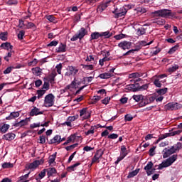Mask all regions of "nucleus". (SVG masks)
Returning a JSON list of instances; mask_svg holds the SVG:
<instances>
[{
    "mask_svg": "<svg viewBox=\"0 0 182 182\" xmlns=\"http://www.w3.org/2000/svg\"><path fill=\"white\" fill-rule=\"evenodd\" d=\"M133 99L135 102H140V100H143V95H134Z\"/></svg>",
    "mask_w": 182,
    "mask_h": 182,
    "instance_id": "obj_51",
    "label": "nucleus"
},
{
    "mask_svg": "<svg viewBox=\"0 0 182 182\" xmlns=\"http://www.w3.org/2000/svg\"><path fill=\"white\" fill-rule=\"evenodd\" d=\"M99 38H102L101 33L94 32L91 34V40L93 41L95 39H99Z\"/></svg>",
    "mask_w": 182,
    "mask_h": 182,
    "instance_id": "obj_30",
    "label": "nucleus"
},
{
    "mask_svg": "<svg viewBox=\"0 0 182 182\" xmlns=\"http://www.w3.org/2000/svg\"><path fill=\"white\" fill-rule=\"evenodd\" d=\"M75 139L76 134H73L68 138V141L70 143L71 141H75Z\"/></svg>",
    "mask_w": 182,
    "mask_h": 182,
    "instance_id": "obj_59",
    "label": "nucleus"
},
{
    "mask_svg": "<svg viewBox=\"0 0 182 182\" xmlns=\"http://www.w3.org/2000/svg\"><path fill=\"white\" fill-rule=\"evenodd\" d=\"M127 154H129V152H127V149L124 145L122 146L120 156L117 158V160L115 161V164H119V163H120V161H122V160H123V159H124V157H126Z\"/></svg>",
    "mask_w": 182,
    "mask_h": 182,
    "instance_id": "obj_7",
    "label": "nucleus"
},
{
    "mask_svg": "<svg viewBox=\"0 0 182 182\" xmlns=\"http://www.w3.org/2000/svg\"><path fill=\"white\" fill-rule=\"evenodd\" d=\"M20 68L21 65H18L17 66L9 67L4 71V74L8 75L12 72V69H20Z\"/></svg>",
    "mask_w": 182,
    "mask_h": 182,
    "instance_id": "obj_18",
    "label": "nucleus"
},
{
    "mask_svg": "<svg viewBox=\"0 0 182 182\" xmlns=\"http://www.w3.org/2000/svg\"><path fill=\"white\" fill-rule=\"evenodd\" d=\"M178 155L173 154L171 157L168 158L166 161H164L161 164L159 165L158 170H163L166 167H170L176 160H177Z\"/></svg>",
    "mask_w": 182,
    "mask_h": 182,
    "instance_id": "obj_3",
    "label": "nucleus"
},
{
    "mask_svg": "<svg viewBox=\"0 0 182 182\" xmlns=\"http://www.w3.org/2000/svg\"><path fill=\"white\" fill-rule=\"evenodd\" d=\"M46 18L50 22H56V18H55V16H53V15L46 16Z\"/></svg>",
    "mask_w": 182,
    "mask_h": 182,
    "instance_id": "obj_47",
    "label": "nucleus"
},
{
    "mask_svg": "<svg viewBox=\"0 0 182 182\" xmlns=\"http://www.w3.org/2000/svg\"><path fill=\"white\" fill-rule=\"evenodd\" d=\"M137 34L139 35V36H140L141 35H145L146 34V29L144 28H139L137 30Z\"/></svg>",
    "mask_w": 182,
    "mask_h": 182,
    "instance_id": "obj_45",
    "label": "nucleus"
},
{
    "mask_svg": "<svg viewBox=\"0 0 182 182\" xmlns=\"http://www.w3.org/2000/svg\"><path fill=\"white\" fill-rule=\"evenodd\" d=\"M87 35V31L85 28H81L78 31V36H80V41H82L85 36Z\"/></svg>",
    "mask_w": 182,
    "mask_h": 182,
    "instance_id": "obj_15",
    "label": "nucleus"
},
{
    "mask_svg": "<svg viewBox=\"0 0 182 182\" xmlns=\"http://www.w3.org/2000/svg\"><path fill=\"white\" fill-rule=\"evenodd\" d=\"M154 164L151 161L148 162L146 166L144 167V170L146 171L147 176H151L150 170L153 168Z\"/></svg>",
    "mask_w": 182,
    "mask_h": 182,
    "instance_id": "obj_13",
    "label": "nucleus"
},
{
    "mask_svg": "<svg viewBox=\"0 0 182 182\" xmlns=\"http://www.w3.org/2000/svg\"><path fill=\"white\" fill-rule=\"evenodd\" d=\"M119 48H121L124 50L126 49H130L132 48V42L130 41H122L118 44Z\"/></svg>",
    "mask_w": 182,
    "mask_h": 182,
    "instance_id": "obj_9",
    "label": "nucleus"
},
{
    "mask_svg": "<svg viewBox=\"0 0 182 182\" xmlns=\"http://www.w3.org/2000/svg\"><path fill=\"white\" fill-rule=\"evenodd\" d=\"M181 107L182 105L177 102H169L165 105L166 110H178Z\"/></svg>",
    "mask_w": 182,
    "mask_h": 182,
    "instance_id": "obj_6",
    "label": "nucleus"
},
{
    "mask_svg": "<svg viewBox=\"0 0 182 182\" xmlns=\"http://www.w3.org/2000/svg\"><path fill=\"white\" fill-rule=\"evenodd\" d=\"M182 149V143L178 142L176 144L172 146L170 149L165 148L163 150V158L167 159V157H170L171 154H174L175 153H178L180 150Z\"/></svg>",
    "mask_w": 182,
    "mask_h": 182,
    "instance_id": "obj_1",
    "label": "nucleus"
},
{
    "mask_svg": "<svg viewBox=\"0 0 182 182\" xmlns=\"http://www.w3.org/2000/svg\"><path fill=\"white\" fill-rule=\"evenodd\" d=\"M167 90H168L167 87L156 90V93H158V95H166L167 93Z\"/></svg>",
    "mask_w": 182,
    "mask_h": 182,
    "instance_id": "obj_35",
    "label": "nucleus"
},
{
    "mask_svg": "<svg viewBox=\"0 0 182 182\" xmlns=\"http://www.w3.org/2000/svg\"><path fill=\"white\" fill-rule=\"evenodd\" d=\"M7 4H9V5H18V1L17 0H9L7 1Z\"/></svg>",
    "mask_w": 182,
    "mask_h": 182,
    "instance_id": "obj_61",
    "label": "nucleus"
},
{
    "mask_svg": "<svg viewBox=\"0 0 182 182\" xmlns=\"http://www.w3.org/2000/svg\"><path fill=\"white\" fill-rule=\"evenodd\" d=\"M0 48H2L3 49H5L6 50H12L14 46L12 45H11V43H1V45L0 46Z\"/></svg>",
    "mask_w": 182,
    "mask_h": 182,
    "instance_id": "obj_14",
    "label": "nucleus"
},
{
    "mask_svg": "<svg viewBox=\"0 0 182 182\" xmlns=\"http://www.w3.org/2000/svg\"><path fill=\"white\" fill-rule=\"evenodd\" d=\"M45 93H46V90H37L38 99H41V97H42V96H43V95H45Z\"/></svg>",
    "mask_w": 182,
    "mask_h": 182,
    "instance_id": "obj_38",
    "label": "nucleus"
},
{
    "mask_svg": "<svg viewBox=\"0 0 182 182\" xmlns=\"http://www.w3.org/2000/svg\"><path fill=\"white\" fill-rule=\"evenodd\" d=\"M103 154H105V152L103 151V150L100 149V150L97 151L95 156L97 158L100 159V158H102V156H103Z\"/></svg>",
    "mask_w": 182,
    "mask_h": 182,
    "instance_id": "obj_39",
    "label": "nucleus"
},
{
    "mask_svg": "<svg viewBox=\"0 0 182 182\" xmlns=\"http://www.w3.org/2000/svg\"><path fill=\"white\" fill-rule=\"evenodd\" d=\"M167 137H170L169 133H166V134L161 135V136H159V139H157V141H161V140H164V139H166Z\"/></svg>",
    "mask_w": 182,
    "mask_h": 182,
    "instance_id": "obj_41",
    "label": "nucleus"
},
{
    "mask_svg": "<svg viewBox=\"0 0 182 182\" xmlns=\"http://www.w3.org/2000/svg\"><path fill=\"white\" fill-rule=\"evenodd\" d=\"M151 15H153L154 18L157 16H160L161 18H173L175 14L174 13L171 12V10L161 9L152 12Z\"/></svg>",
    "mask_w": 182,
    "mask_h": 182,
    "instance_id": "obj_2",
    "label": "nucleus"
},
{
    "mask_svg": "<svg viewBox=\"0 0 182 182\" xmlns=\"http://www.w3.org/2000/svg\"><path fill=\"white\" fill-rule=\"evenodd\" d=\"M100 33H101V37L104 36V38H110V36H112V33H110V31H105Z\"/></svg>",
    "mask_w": 182,
    "mask_h": 182,
    "instance_id": "obj_42",
    "label": "nucleus"
},
{
    "mask_svg": "<svg viewBox=\"0 0 182 182\" xmlns=\"http://www.w3.org/2000/svg\"><path fill=\"white\" fill-rule=\"evenodd\" d=\"M147 105H150V101L149 100V97L142 99V102H140V106H146Z\"/></svg>",
    "mask_w": 182,
    "mask_h": 182,
    "instance_id": "obj_37",
    "label": "nucleus"
},
{
    "mask_svg": "<svg viewBox=\"0 0 182 182\" xmlns=\"http://www.w3.org/2000/svg\"><path fill=\"white\" fill-rule=\"evenodd\" d=\"M140 171V168L136 169L135 171H133L130 172L128 175V178H133V177H135V176H137L139 174V172Z\"/></svg>",
    "mask_w": 182,
    "mask_h": 182,
    "instance_id": "obj_28",
    "label": "nucleus"
},
{
    "mask_svg": "<svg viewBox=\"0 0 182 182\" xmlns=\"http://www.w3.org/2000/svg\"><path fill=\"white\" fill-rule=\"evenodd\" d=\"M178 68H179L178 65H175L168 68V72H170L171 73H173V72H176V70H177Z\"/></svg>",
    "mask_w": 182,
    "mask_h": 182,
    "instance_id": "obj_43",
    "label": "nucleus"
},
{
    "mask_svg": "<svg viewBox=\"0 0 182 182\" xmlns=\"http://www.w3.org/2000/svg\"><path fill=\"white\" fill-rule=\"evenodd\" d=\"M83 69H87V70H92L93 69V65H82Z\"/></svg>",
    "mask_w": 182,
    "mask_h": 182,
    "instance_id": "obj_58",
    "label": "nucleus"
},
{
    "mask_svg": "<svg viewBox=\"0 0 182 182\" xmlns=\"http://www.w3.org/2000/svg\"><path fill=\"white\" fill-rule=\"evenodd\" d=\"M57 53L66 52V44L60 43L59 47L56 49Z\"/></svg>",
    "mask_w": 182,
    "mask_h": 182,
    "instance_id": "obj_23",
    "label": "nucleus"
},
{
    "mask_svg": "<svg viewBox=\"0 0 182 182\" xmlns=\"http://www.w3.org/2000/svg\"><path fill=\"white\" fill-rule=\"evenodd\" d=\"M60 143H62V140H60V135H56L53 137V139H50L48 141L49 144H60Z\"/></svg>",
    "mask_w": 182,
    "mask_h": 182,
    "instance_id": "obj_12",
    "label": "nucleus"
},
{
    "mask_svg": "<svg viewBox=\"0 0 182 182\" xmlns=\"http://www.w3.org/2000/svg\"><path fill=\"white\" fill-rule=\"evenodd\" d=\"M119 137V135L117 134H111L108 136V139H112V140H114V139H117Z\"/></svg>",
    "mask_w": 182,
    "mask_h": 182,
    "instance_id": "obj_62",
    "label": "nucleus"
},
{
    "mask_svg": "<svg viewBox=\"0 0 182 182\" xmlns=\"http://www.w3.org/2000/svg\"><path fill=\"white\" fill-rule=\"evenodd\" d=\"M15 136H16L15 134L8 133L3 136V139H4V140L11 141V140H14V139H15Z\"/></svg>",
    "mask_w": 182,
    "mask_h": 182,
    "instance_id": "obj_17",
    "label": "nucleus"
},
{
    "mask_svg": "<svg viewBox=\"0 0 182 182\" xmlns=\"http://www.w3.org/2000/svg\"><path fill=\"white\" fill-rule=\"evenodd\" d=\"M139 84H131L129 85H127V90H132V92H137L136 89H137V85Z\"/></svg>",
    "mask_w": 182,
    "mask_h": 182,
    "instance_id": "obj_25",
    "label": "nucleus"
},
{
    "mask_svg": "<svg viewBox=\"0 0 182 182\" xmlns=\"http://www.w3.org/2000/svg\"><path fill=\"white\" fill-rule=\"evenodd\" d=\"M49 82H44V84H43V89H46V90H46H46H49Z\"/></svg>",
    "mask_w": 182,
    "mask_h": 182,
    "instance_id": "obj_64",
    "label": "nucleus"
},
{
    "mask_svg": "<svg viewBox=\"0 0 182 182\" xmlns=\"http://www.w3.org/2000/svg\"><path fill=\"white\" fill-rule=\"evenodd\" d=\"M62 68H63L62 63H60L56 65L55 69H57V73H58V75L62 74Z\"/></svg>",
    "mask_w": 182,
    "mask_h": 182,
    "instance_id": "obj_50",
    "label": "nucleus"
},
{
    "mask_svg": "<svg viewBox=\"0 0 182 182\" xmlns=\"http://www.w3.org/2000/svg\"><path fill=\"white\" fill-rule=\"evenodd\" d=\"M141 48H143L141 46V45L139 44V43H138L135 46V48L134 49L129 50V51H127L124 55V56H127V55H130V53H134V52H139V50H140V49H141Z\"/></svg>",
    "mask_w": 182,
    "mask_h": 182,
    "instance_id": "obj_11",
    "label": "nucleus"
},
{
    "mask_svg": "<svg viewBox=\"0 0 182 182\" xmlns=\"http://www.w3.org/2000/svg\"><path fill=\"white\" fill-rule=\"evenodd\" d=\"M78 166H80V162H77L73 166H68V171H75V168H76V167H77Z\"/></svg>",
    "mask_w": 182,
    "mask_h": 182,
    "instance_id": "obj_33",
    "label": "nucleus"
},
{
    "mask_svg": "<svg viewBox=\"0 0 182 182\" xmlns=\"http://www.w3.org/2000/svg\"><path fill=\"white\" fill-rule=\"evenodd\" d=\"M40 144H45L46 143V137L44 135L39 136Z\"/></svg>",
    "mask_w": 182,
    "mask_h": 182,
    "instance_id": "obj_46",
    "label": "nucleus"
},
{
    "mask_svg": "<svg viewBox=\"0 0 182 182\" xmlns=\"http://www.w3.org/2000/svg\"><path fill=\"white\" fill-rule=\"evenodd\" d=\"M181 132H182V129H177L176 131L170 132L169 136H177V135L180 134V133H181Z\"/></svg>",
    "mask_w": 182,
    "mask_h": 182,
    "instance_id": "obj_44",
    "label": "nucleus"
},
{
    "mask_svg": "<svg viewBox=\"0 0 182 182\" xmlns=\"http://www.w3.org/2000/svg\"><path fill=\"white\" fill-rule=\"evenodd\" d=\"M7 35L8 34L6 33H1L0 34V39H1V41H7L8 40Z\"/></svg>",
    "mask_w": 182,
    "mask_h": 182,
    "instance_id": "obj_52",
    "label": "nucleus"
},
{
    "mask_svg": "<svg viewBox=\"0 0 182 182\" xmlns=\"http://www.w3.org/2000/svg\"><path fill=\"white\" fill-rule=\"evenodd\" d=\"M28 124V120L27 119H23L20 121L19 122H16L14 126L15 127H22V126H26Z\"/></svg>",
    "mask_w": 182,
    "mask_h": 182,
    "instance_id": "obj_21",
    "label": "nucleus"
},
{
    "mask_svg": "<svg viewBox=\"0 0 182 182\" xmlns=\"http://www.w3.org/2000/svg\"><path fill=\"white\" fill-rule=\"evenodd\" d=\"M139 44L141 45V46L143 48V46H147V45H151V43H153V41H151V42L148 43L146 42V41H141L139 42Z\"/></svg>",
    "mask_w": 182,
    "mask_h": 182,
    "instance_id": "obj_48",
    "label": "nucleus"
},
{
    "mask_svg": "<svg viewBox=\"0 0 182 182\" xmlns=\"http://www.w3.org/2000/svg\"><path fill=\"white\" fill-rule=\"evenodd\" d=\"M113 75H112L110 73H102L100 74L98 77L100 79H110Z\"/></svg>",
    "mask_w": 182,
    "mask_h": 182,
    "instance_id": "obj_24",
    "label": "nucleus"
},
{
    "mask_svg": "<svg viewBox=\"0 0 182 182\" xmlns=\"http://www.w3.org/2000/svg\"><path fill=\"white\" fill-rule=\"evenodd\" d=\"M16 117H19V112H13L6 117V120H12L13 119H16Z\"/></svg>",
    "mask_w": 182,
    "mask_h": 182,
    "instance_id": "obj_16",
    "label": "nucleus"
},
{
    "mask_svg": "<svg viewBox=\"0 0 182 182\" xmlns=\"http://www.w3.org/2000/svg\"><path fill=\"white\" fill-rule=\"evenodd\" d=\"M32 72L33 75H36V76H39L41 75V70L39 67H36L32 69Z\"/></svg>",
    "mask_w": 182,
    "mask_h": 182,
    "instance_id": "obj_34",
    "label": "nucleus"
},
{
    "mask_svg": "<svg viewBox=\"0 0 182 182\" xmlns=\"http://www.w3.org/2000/svg\"><path fill=\"white\" fill-rule=\"evenodd\" d=\"M56 154H58V153L55 152L53 155L50 156L48 161L50 164H53V163H55V160H56Z\"/></svg>",
    "mask_w": 182,
    "mask_h": 182,
    "instance_id": "obj_32",
    "label": "nucleus"
},
{
    "mask_svg": "<svg viewBox=\"0 0 182 182\" xmlns=\"http://www.w3.org/2000/svg\"><path fill=\"white\" fill-rule=\"evenodd\" d=\"M47 169H44L43 171H41V173L38 174L40 178H43V177H45V176H46V171Z\"/></svg>",
    "mask_w": 182,
    "mask_h": 182,
    "instance_id": "obj_60",
    "label": "nucleus"
},
{
    "mask_svg": "<svg viewBox=\"0 0 182 182\" xmlns=\"http://www.w3.org/2000/svg\"><path fill=\"white\" fill-rule=\"evenodd\" d=\"M130 78L137 79L139 77V73H134L129 75Z\"/></svg>",
    "mask_w": 182,
    "mask_h": 182,
    "instance_id": "obj_63",
    "label": "nucleus"
},
{
    "mask_svg": "<svg viewBox=\"0 0 182 182\" xmlns=\"http://www.w3.org/2000/svg\"><path fill=\"white\" fill-rule=\"evenodd\" d=\"M32 28H35V23L32 22H28L27 25H26V28L31 29Z\"/></svg>",
    "mask_w": 182,
    "mask_h": 182,
    "instance_id": "obj_57",
    "label": "nucleus"
},
{
    "mask_svg": "<svg viewBox=\"0 0 182 182\" xmlns=\"http://www.w3.org/2000/svg\"><path fill=\"white\" fill-rule=\"evenodd\" d=\"M114 38L117 41H120V39H123V38H126V35H124V34H119V35L114 36Z\"/></svg>",
    "mask_w": 182,
    "mask_h": 182,
    "instance_id": "obj_54",
    "label": "nucleus"
},
{
    "mask_svg": "<svg viewBox=\"0 0 182 182\" xmlns=\"http://www.w3.org/2000/svg\"><path fill=\"white\" fill-rule=\"evenodd\" d=\"M56 71H53L48 77L50 83H53L55 82V77H56Z\"/></svg>",
    "mask_w": 182,
    "mask_h": 182,
    "instance_id": "obj_22",
    "label": "nucleus"
},
{
    "mask_svg": "<svg viewBox=\"0 0 182 182\" xmlns=\"http://www.w3.org/2000/svg\"><path fill=\"white\" fill-rule=\"evenodd\" d=\"M2 167L3 168H11L12 167H14V164H11V163H4L2 164Z\"/></svg>",
    "mask_w": 182,
    "mask_h": 182,
    "instance_id": "obj_49",
    "label": "nucleus"
},
{
    "mask_svg": "<svg viewBox=\"0 0 182 182\" xmlns=\"http://www.w3.org/2000/svg\"><path fill=\"white\" fill-rule=\"evenodd\" d=\"M112 14H114V18H122L127 14V9L124 7H121L120 9H116Z\"/></svg>",
    "mask_w": 182,
    "mask_h": 182,
    "instance_id": "obj_5",
    "label": "nucleus"
},
{
    "mask_svg": "<svg viewBox=\"0 0 182 182\" xmlns=\"http://www.w3.org/2000/svg\"><path fill=\"white\" fill-rule=\"evenodd\" d=\"M75 147H77V144H74L73 145L68 146L65 147V149L67 150V151H69L70 150H73Z\"/></svg>",
    "mask_w": 182,
    "mask_h": 182,
    "instance_id": "obj_55",
    "label": "nucleus"
},
{
    "mask_svg": "<svg viewBox=\"0 0 182 182\" xmlns=\"http://www.w3.org/2000/svg\"><path fill=\"white\" fill-rule=\"evenodd\" d=\"M9 127H10L9 124H4L2 126H0V132H1V133H6Z\"/></svg>",
    "mask_w": 182,
    "mask_h": 182,
    "instance_id": "obj_26",
    "label": "nucleus"
},
{
    "mask_svg": "<svg viewBox=\"0 0 182 182\" xmlns=\"http://www.w3.org/2000/svg\"><path fill=\"white\" fill-rule=\"evenodd\" d=\"M166 81L160 80L159 77H156L154 79L153 83L156 87H161L162 86L161 83H164Z\"/></svg>",
    "mask_w": 182,
    "mask_h": 182,
    "instance_id": "obj_19",
    "label": "nucleus"
},
{
    "mask_svg": "<svg viewBox=\"0 0 182 182\" xmlns=\"http://www.w3.org/2000/svg\"><path fill=\"white\" fill-rule=\"evenodd\" d=\"M178 49V45H176L175 46L170 48V50L168 51V53H169V55H173V53H174V52H176V50H177Z\"/></svg>",
    "mask_w": 182,
    "mask_h": 182,
    "instance_id": "obj_40",
    "label": "nucleus"
},
{
    "mask_svg": "<svg viewBox=\"0 0 182 182\" xmlns=\"http://www.w3.org/2000/svg\"><path fill=\"white\" fill-rule=\"evenodd\" d=\"M108 4H110V1H107L106 3L102 4L98 6V10L100 11V12H103L106 8L108 6Z\"/></svg>",
    "mask_w": 182,
    "mask_h": 182,
    "instance_id": "obj_27",
    "label": "nucleus"
},
{
    "mask_svg": "<svg viewBox=\"0 0 182 182\" xmlns=\"http://www.w3.org/2000/svg\"><path fill=\"white\" fill-rule=\"evenodd\" d=\"M102 97L100 96L95 95L92 97L91 105H95V103H97L99 100H100Z\"/></svg>",
    "mask_w": 182,
    "mask_h": 182,
    "instance_id": "obj_36",
    "label": "nucleus"
},
{
    "mask_svg": "<svg viewBox=\"0 0 182 182\" xmlns=\"http://www.w3.org/2000/svg\"><path fill=\"white\" fill-rule=\"evenodd\" d=\"M23 36H25V31H19L18 34V38L20 41H22L23 39Z\"/></svg>",
    "mask_w": 182,
    "mask_h": 182,
    "instance_id": "obj_53",
    "label": "nucleus"
},
{
    "mask_svg": "<svg viewBox=\"0 0 182 182\" xmlns=\"http://www.w3.org/2000/svg\"><path fill=\"white\" fill-rule=\"evenodd\" d=\"M68 70H70V75H76L79 72V70L73 66H69Z\"/></svg>",
    "mask_w": 182,
    "mask_h": 182,
    "instance_id": "obj_31",
    "label": "nucleus"
},
{
    "mask_svg": "<svg viewBox=\"0 0 182 182\" xmlns=\"http://www.w3.org/2000/svg\"><path fill=\"white\" fill-rule=\"evenodd\" d=\"M147 89H149V84H145L142 86H136V89L135 90H136V92H140L141 90H147Z\"/></svg>",
    "mask_w": 182,
    "mask_h": 182,
    "instance_id": "obj_29",
    "label": "nucleus"
},
{
    "mask_svg": "<svg viewBox=\"0 0 182 182\" xmlns=\"http://www.w3.org/2000/svg\"><path fill=\"white\" fill-rule=\"evenodd\" d=\"M75 85H76V82L73 81L70 85H68L65 87V89L66 90L73 89V87H75Z\"/></svg>",
    "mask_w": 182,
    "mask_h": 182,
    "instance_id": "obj_56",
    "label": "nucleus"
},
{
    "mask_svg": "<svg viewBox=\"0 0 182 182\" xmlns=\"http://www.w3.org/2000/svg\"><path fill=\"white\" fill-rule=\"evenodd\" d=\"M30 116H38L39 114H43V112L41 111V109L36 107H33V108L30 112Z\"/></svg>",
    "mask_w": 182,
    "mask_h": 182,
    "instance_id": "obj_10",
    "label": "nucleus"
},
{
    "mask_svg": "<svg viewBox=\"0 0 182 182\" xmlns=\"http://www.w3.org/2000/svg\"><path fill=\"white\" fill-rule=\"evenodd\" d=\"M46 170L47 171L48 177H52L53 174H56V168H46Z\"/></svg>",
    "mask_w": 182,
    "mask_h": 182,
    "instance_id": "obj_20",
    "label": "nucleus"
},
{
    "mask_svg": "<svg viewBox=\"0 0 182 182\" xmlns=\"http://www.w3.org/2000/svg\"><path fill=\"white\" fill-rule=\"evenodd\" d=\"M41 164H43V160H36L33 163L26 165V168H28V170H35V168H37Z\"/></svg>",
    "mask_w": 182,
    "mask_h": 182,
    "instance_id": "obj_8",
    "label": "nucleus"
},
{
    "mask_svg": "<svg viewBox=\"0 0 182 182\" xmlns=\"http://www.w3.org/2000/svg\"><path fill=\"white\" fill-rule=\"evenodd\" d=\"M55 96L53 94H48L45 97L44 105L46 107H52L54 105Z\"/></svg>",
    "mask_w": 182,
    "mask_h": 182,
    "instance_id": "obj_4",
    "label": "nucleus"
}]
</instances>
